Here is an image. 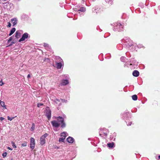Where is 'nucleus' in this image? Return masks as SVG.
<instances>
[{"instance_id":"nucleus-1","label":"nucleus","mask_w":160,"mask_h":160,"mask_svg":"<svg viewBox=\"0 0 160 160\" xmlns=\"http://www.w3.org/2000/svg\"><path fill=\"white\" fill-rule=\"evenodd\" d=\"M122 43L126 48H129L132 50H134L136 49V44H133L132 40L128 37H125L122 40Z\"/></svg>"},{"instance_id":"nucleus-2","label":"nucleus","mask_w":160,"mask_h":160,"mask_svg":"<svg viewBox=\"0 0 160 160\" xmlns=\"http://www.w3.org/2000/svg\"><path fill=\"white\" fill-rule=\"evenodd\" d=\"M57 119V121L53 120L51 122L53 127L58 128L61 124V127L62 128H64L66 127V123L64 121L63 118L62 117L59 116L56 118Z\"/></svg>"},{"instance_id":"nucleus-3","label":"nucleus","mask_w":160,"mask_h":160,"mask_svg":"<svg viewBox=\"0 0 160 160\" xmlns=\"http://www.w3.org/2000/svg\"><path fill=\"white\" fill-rule=\"evenodd\" d=\"M113 30L115 32H121L123 31V25L120 22H117L113 23Z\"/></svg>"},{"instance_id":"nucleus-4","label":"nucleus","mask_w":160,"mask_h":160,"mask_svg":"<svg viewBox=\"0 0 160 160\" xmlns=\"http://www.w3.org/2000/svg\"><path fill=\"white\" fill-rule=\"evenodd\" d=\"M2 4L3 5L4 8H6L10 11L12 10L14 8L13 4L12 3L7 2H2Z\"/></svg>"},{"instance_id":"nucleus-5","label":"nucleus","mask_w":160,"mask_h":160,"mask_svg":"<svg viewBox=\"0 0 160 160\" xmlns=\"http://www.w3.org/2000/svg\"><path fill=\"white\" fill-rule=\"evenodd\" d=\"M48 135V134L47 133H45L40 137V143L41 145L42 146L45 143V138Z\"/></svg>"},{"instance_id":"nucleus-6","label":"nucleus","mask_w":160,"mask_h":160,"mask_svg":"<svg viewBox=\"0 0 160 160\" xmlns=\"http://www.w3.org/2000/svg\"><path fill=\"white\" fill-rule=\"evenodd\" d=\"M46 116L48 120H50L51 117V110L48 107H47L46 108Z\"/></svg>"},{"instance_id":"nucleus-7","label":"nucleus","mask_w":160,"mask_h":160,"mask_svg":"<svg viewBox=\"0 0 160 160\" xmlns=\"http://www.w3.org/2000/svg\"><path fill=\"white\" fill-rule=\"evenodd\" d=\"M35 145V139L33 138H30V147L32 150L34 148Z\"/></svg>"},{"instance_id":"nucleus-8","label":"nucleus","mask_w":160,"mask_h":160,"mask_svg":"<svg viewBox=\"0 0 160 160\" xmlns=\"http://www.w3.org/2000/svg\"><path fill=\"white\" fill-rule=\"evenodd\" d=\"M28 34L27 32L24 33L22 35L21 38L19 40L18 42H20L25 40L26 39H27L28 38Z\"/></svg>"},{"instance_id":"nucleus-9","label":"nucleus","mask_w":160,"mask_h":160,"mask_svg":"<svg viewBox=\"0 0 160 160\" xmlns=\"http://www.w3.org/2000/svg\"><path fill=\"white\" fill-rule=\"evenodd\" d=\"M129 113L128 112H124L122 115V118L125 121L127 120L129 118Z\"/></svg>"},{"instance_id":"nucleus-10","label":"nucleus","mask_w":160,"mask_h":160,"mask_svg":"<svg viewBox=\"0 0 160 160\" xmlns=\"http://www.w3.org/2000/svg\"><path fill=\"white\" fill-rule=\"evenodd\" d=\"M109 132V131L108 130L105 129L102 132L100 133L99 135L102 137H103L104 136L106 137Z\"/></svg>"},{"instance_id":"nucleus-11","label":"nucleus","mask_w":160,"mask_h":160,"mask_svg":"<svg viewBox=\"0 0 160 160\" xmlns=\"http://www.w3.org/2000/svg\"><path fill=\"white\" fill-rule=\"evenodd\" d=\"M63 61L56 62V68L58 69H61L62 68V66H63Z\"/></svg>"},{"instance_id":"nucleus-12","label":"nucleus","mask_w":160,"mask_h":160,"mask_svg":"<svg viewBox=\"0 0 160 160\" xmlns=\"http://www.w3.org/2000/svg\"><path fill=\"white\" fill-rule=\"evenodd\" d=\"M69 83L68 80V79H63L61 80L60 84L62 86H65Z\"/></svg>"},{"instance_id":"nucleus-13","label":"nucleus","mask_w":160,"mask_h":160,"mask_svg":"<svg viewBox=\"0 0 160 160\" xmlns=\"http://www.w3.org/2000/svg\"><path fill=\"white\" fill-rule=\"evenodd\" d=\"M11 21L12 23V26L14 27L17 24L18 22V19L17 18H14L11 19Z\"/></svg>"},{"instance_id":"nucleus-14","label":"nucleus","mask_w":160,"mask_h":160,"mask_svg":"<svg viewBox=\"0 0 160 160\" xmlns=\"http://www.w3.org/2000/svg\"><path fill=\"white\" fill-rule=\"evenodd\" d=\"M67 141L69 143H72L74 139L72 137L69 136L67 138Z\"/></svg>"},{"instance_id":"nucleus-15","label":"nucleus","mask_w":160,"mask_h":160,"mask_svg":"<svg viewBox=\"0 0 160 160\" xmlns=\"http://www.w3.org/2000/svg\"><path fill=\"white\" fill-rule=\"evenodd\" d=\"M107 146L110 148H112L115 147L114 143L112 142L108 143L107 144Z\"/></svg>"},{"instance_id":"nucleus-16","label":"nucleus","mask_w":160,"mask_h":160,"mask_svg":"<svg viewBox=\"0 0 160 160\" xmlns=\"http://www.w3.org/2000/svg\"><path fill=\"white\" fill-rule=\"evenodd\" d=\"M116 135V134L115 132L113 133V134H112L110 135V140L112 141H115V137Z\"/></svg>"},{"instance_id":"nucleus-17","label":"nucleus","mask_w":160,"mask_h":160,"mask_svg":"<svg viewBox=\"0 0 160 160\" xmlns=\"http://www.w3.org/2000/svg\"><path fill=\"white\" fill-rule=\"evenodd\" d=\"M133 75L135 77H137L139 75V72L137 70H134L132 72Z\"/></svg>"},{"instance_id":"nucleus-18","label":"nucleus","mask_w":160,"mask_h":160,"mask_svg":"<svg viewBox=\"0 0 160 160\" xmlns=\"http://www.w3.org/2000/svg\"><path fill=\"white\" fill-rule=\"evenodd\" d=\"M21 36V33L19 31H17L15 33V37L17 38H18Z\"/></svg>"},{"instance_id":"nucleus-19","label":"nucleus","mask_w":160,"mask_h":160,"mask_svg":"<svg viewBox=\"0 0 160 160\" xmlns=\"http://www.w3.org/2000/svg\"><path fill=\"white\" fill-rule=\"evenodd\" d=\"M15 31L16 28H12L10 31L9 36H11L15 32Z\"/></svg>"},{"instance_id":"nucleus-20","label":"nucleus","mask_w":160,"mask_h":160,"mask_svg":"<svg viewBox=\"0 0 160 160\" xmlns=\"http://www.w3.org/2000/svg\"><path fill=\"white\" fill-rule=\"evenodd\" d=\"M55 59L57 61L56 62L63 61L62 59L59 56H56V57Z\"/></svg>"},{"instance_id":"nucleus-21","label":"nucleus","mask_w":160,"mask_h":160,"mask_svg":"<svg viewBox=\"0 0 160 160\" xmlns=\"http://www.w3.org/2000/svg\"><path fill=\"white\" fill-rule=\"evenodd\" d=\"M0 104L2 107H3V109H6V106L5 104V102L3 101H0Z\"/></svg>"},{"instance_id":"nucleus-22","label":"nucleus","mask_w":160,"mask_h":160,"mask_svg":"<svg viewBox=\"0 0 160 160\" xmlns=\"http://www.w3.org/2000/svg\"><path fill=\"white\" fill-rule=\"evenodd\" d=\"M86 9L85 7H82L80 8V9H78L77 11L78 12L81 11L82 12H84L86 11Z\"/></svg>"},{"instance_id":"nucleus-23","label":"nucleus","mask_w":160,"mask_h":160,"mask_svg":"<svg viewBox=\"0 0 160 160\" xmlns=\"http://www.w3.org/2000/svg\"><path fill=\"white\" fill-rule=\"evenodd\" d=\"M43 46L47 49H51L50 47L47 43H44Z\"/></svg>"},{"instance_id":"nucleus-24","label":"nucleus","mask_w":160,"mask_h":160,"mask_svg":"<svg viewBox=\"0 0 160 160\" xmlns=\"http://www.w3.org/2000/svg\"><path fill=\"white\" fill-rule=\"evenodd\" d=\"M62 77L65 79H68L69 80V76L68 74H65L62 75Z\"/></svg>"},{"instance_id":"nucleus-25","label":"nucleus","mask_w":160,"mask_h":160,"mask_svg":"<svg viewBox=\"0 0 160 160\" xmlns=\"http://www.w3.org/2000/svg\"><path fill=\"white\" fill-rule=\"evenodd\" d=\"M132 99L134 101H136L137 100L138 97L136 95H134L132 96Z\"/></svg>"},{"instance_id":"nucleus-26","label":"nucleus","mask_w":160,"mask_h":160,"mask_svg":"<svg viewBox=\"0 0 160 160\" xmlns=\"http://www.w3.org/2000/svg\"><path fill=\"white\" fill-rule=\"evenodd\" d=\"M105 1L109 5H112L113 3V0H105Z\"/></svg>"},{"instance_id":"nucleus-27","label":"nucleus","mask_w":160,"mask_h":160,"mask_svg":"<svg viewBox=\"0 0 160 160\" xmlns=\"http://www.w3.org/2000/svg\"><path fill=\"white\" fill-rule=\"evenodd\" d=\"M100 11V9L99 8H95L94 10L93 11L94 12H95L96 13H98V12H99Z\"/></svg>"},{"instance_id":"nucleus-28","label":"nucleus","mask_w":160,"mask_h":160,"mask_svg":"<svg viewBox=\"0 0 160 160\" xmlns=\"http://www.w3.org/2000/svg\"><path fill=\"white\" fill-rule=\"evenodd\" d=\"M130 62L132 63L133 64L135 65L136 63V61L134 60V58H132L131 59Z\"/></svg>"},{"instance_id":"nucleus-29","label":"nucleus","mask_w":160,"mask_h":160,"mask_svg":"<svg viewBox=\"0 0 160 160\" xmlns=\"http://www.w3.org/2000/svg\"><path fill=\"white\" fill-rule=\"evenodd\" d=\"M66 132H62L61 133V136L62 137V138H64L65 137V138H66Z\"/></svg>"},{"instance_id":"nucleus-30","label":"nucleus","mask_w":160,"mask_h":160,"mask_svg":"<svg viewBox=\"0 0 160 160\" xmlns=\"http://www.w3.org/2000/svg\"><path fill=\"white\" fill-rule=\"evenodd\" d=\"M65 139V137L64 138H59V141L60 142H64V140Z\"/></svg>"},{"instance_id":"nucleus-31","label":"nucleus","mask_w":160,"mask_h":160,"mask_svg":"<svg viewBox=\"0 0 160 160\" xmlns=\"http://www.w3.org/2000/svg\"><path fill=\"white\" fill-rule=\"evenodd\" d=\"M35 125L34 123H32V126L31 128V131H32L34 130L35 129Z\"/></svg>"},{"instance_id":"nucleus-32","label":"nucleus","mask_w":160,"mask_h":160,"mask_svg":"<svg viewBox=\"0 0 160 160\" xmlns=\"http://www.w3.org/2000/svg\"><path fill=\"white\" fill-rule=\"evenodd\" d=\"M126 58L125 57H122L120 58V60L122 62H124L125 61Z\"/></svg>"},{"instance_id":"nucleus-33","label":"nucleus","mask_w":160,"mask_h":160,"mask_svg":"<svg viewBox=\"0 0 160 160\" xmlns=\"http://www.w3.org/2000/svg\"><path fill=\"white\" fill-rule=\"evenodd\" d=\"M136 47H137L138 48H144V47L142 45V44H138V45H137L136 44Z\"/></svg>"},{"instance_id":"nucleus-34","label":"nucleus","mask_w":160,"mask_h":160,"mask_svg":"<svg viewBox=\"0 0 160 160\" xmlns=\"http://www.w3.org/2000/svg\"><path fill=\"white\" fill-rule=\"evenodd\" d=\"M125 122L128 126H130L132 124V122L131 121L128 122L127 120H126Z\"/></svg>"},{"instance_id":"nucleus-35","label":"nucleus","mask_w":160,"mask_h":160,"mask_svg":"<svg viewBox=\"0 0 160 160\" xmlns=\"http://www.w3.org/2000/svg\"><path fill=\"white\" fill-rule=\"evenodd\" d=\"M11 143V144H12V147L14 148H16V147H17L16 146V145L15 143L14 142L12 141Z\"/></svg>"},{"instance_id":"nucleus-36","label":"nucleus","mask_w":160,"mask_h":160,"mask_svg":"<svg viewBox=\"0 0 160 160\" xmlns=\"http://www.w3.org/2000/svg\"><path fill=\"white\" fill-rule=\"evenodd\" d=\"M27 142H24L22 144V146L23 147H25L27 145Z\"/></svg>"},{"instance_id":"nucleus-37","label":"nucleus","mask_w":160,"mask_h":160,"mask_svg":"<svg viewBox=\"0 0 160 160\" xmlns=\"http://www.w3.org/2000/svg\"><path fill=\"white\" fill-rule=\"evenodd\" d=\"M43 105V104L41 103H38L37 104V106L38 108H39L41 106Z\"/></svg>"},{"instance_id":"nucleus-38","label":"nucleus","mask_w":160,"mask_h":160,"mask_svg":"<svg viewBox=\"0 0 160 160\" xmlns=\"http://www.w3.org/2000/svg\"><path fill=\"white\" fill-rule=\"evenodd\" d=\"M54 102L55 103L58 104V102H60V100L59 99L56 98L54 100Z\"/></svg>"},{"instance_id":"nucleus-39","label":"nucleus","mask_w":160,"mask_h":160,"mask_svg":"<svg viewBox=\"0 0 160 160\" xmlns=\"http://www.w3.org/2000/svg\"><path fill=\"white\" fill-rule=\"evenodd\" d=\"M7 155V153L6 152H4L2 154V156L3 158H4L6 157Z\"/></svg>"},{"instance_id":"nucleus-40","label":"nucleus","mask_w":160,"mask_h":160,"mask_svg":"<svg viewBox=\"0 0 160 160\" xmlns=\"http://www.w3.org/2000/svg\"><path fill=\"white\" fill-rule=\"evenodd\" d=\"M60 100L62 102H65L66 103L68 102L67 100L63 99H60Z\"/></svg>"},{"instance_id":"nucleus-41","label":"nucleus","mask_w":160,"mask_h":160,"mask_svg":"<svg viewBox=\"0 0 160 160\" xmlns=\"http://www.w3.org/2000/svg\"><path fill=\"white\" fill-rule=\"evenodd\" d=\"M13 36H12L11 37H10L8 40V43L9 42H11L12 39V37Z\"/></svg>"},{"instance_id":"nucleus-42","label":"nucleus","mask_w":160,"mask_h":160,"mask_svg":"<svg viewBox=\"0 0 160 160\" xmlns=\"http://www.w3.org/2000/svg\"><path fill=\"white\" fill-rule=\"evenodd\" d=\"M14 118V117H10L9 116H8V119L11 121H12Z\"/></svg>"},{"instance_id":"nucleus-43","label":"nucleus","mask_w":160,"mask_h":160,"mask_svg":"<svg viewBox=\"0 0 160 160\" xmlns=\"http://www.w3.org/2000/svg\"><path fill=\"white\" fill-rule=\"evenodd\" d=\"M15 42H13V41H12L10 44H9L8 46H7V47H10L11 46H12V44H14L15 43Z\"/></svg>"},{"instance_id":"nucleus-44","label":"nucleus","mask_w":160,"mask_h":160,"mask_svg":"<svg viewBox=\"0 0 160 160\" xmlns=\"http://www.w3.org/2000/svg\"><path fill=\"white\" fill-rule=\"evenodd\" d=\"M44 61H47V62L49 61V59L48 58H44Z\"/></svg>"},{"instance_id":"nucleus-45","label":"nucleus","mask_w":160,"mask_h":160,"mask_svg":"<svg viewBox=\"0 0 160 160\" xmlns=\"http://www.w3.org/2000/svg\"><path fill=\"white\" fill-rule=\"evenodd\" d=\"M11 24L10 22H8V25H7L8 27H11Z\"/></svg>"},{"instance_id":"nucleus-46","label":"nucleus","mask_w":160,"mask_h":160,"mask_svg":"<svg viewBox=\"0 0 160 160\" xmlns=\"http://www.w3.org/2000/svg\"><path fill=\"white\" fill-rule=\"evenodd\" d=\"M4 84V83L2 81V80H1L0 81V86H2L3 84Z\"/></svg>"},{"instance_id":"nucleus-47","label":"nucleus","mask_w":160,"mask_h":160,"mask_svg":"<svg viewBox=\"0 0 160 160\" xmlns=\"http://www.w3.org/2000/svg\"><path fill=\"white\" fill-rule=\"evenodd\" d=\"M7 0H0V2L1 3H2V2H3L6 1Z\"/></svg>"},{"instance_id":"nucleus-48","label":"nucleus","mask_w":160,"mask_h":160,"mask_svg":"<svg viewBox=\"0 0 160 160\" xmlns=\"http://www.w3.org/2000/svg\"><path fill=\"white\" fill-rule=\"evenodd\" d=\"M5 119V118L2 117H1L0 118V120L1 121H2V120H4Z\"/></svg>"},{"instance_id":"nucleus-49","label":"nucleus","mask_w":160,"mask_h":160,"mask_svg":"<svg viewBox=\"0 0 160 160\" xmlns=\"http://www.w3.org/2000/svg\"><path fill=\"white\" fill-rule=\"evenodd\" d=\"M97 30H100V32H101L102 30L100 29V28H99V27H98L97 28Z\"/></svg>"},{"instance_id":"nucleus-50","label":"nucleus","mask_w":160,"mask_h":160,"mask_svg":"<svg viewBox=\"0 0 160 160\" xmlns=\"http://www.w3.org/2000/svg\"><path fill=\"white\" fill-rule=\"evenodd\" d=\"M8 149L10 150H12V148H11L9 147H8Z\"/></svg>"},{"instance_id":"nucleus-51","label":"nucleus","mask_w":160,"mask_h":160,"mask_svg":"<svg viewBox=\"0 0 160 160\" xmlns=\"http://www.w3.org/2000/svg\"><path fill=\"white\" fill-rule=\"evenodd\" d=\"M27 77H28V78L30 77V74H28V75L27 76Z\"/></svg>"},{"instance_id":"nucleus-52","label":"nucleus","mask_w":160,"mask_h":160,"mask_svg":"<svg viewBox=\"0 0 160 160\" xmlns=\"http://www.w3.org/2000/svg\"><path fill=\"white\" fill-rule=\"evenodd\" d=\"M111 58V56H108V57H107L106 58H107V59H109L110 58Z\"/></svg>"},{"instance_id":"nucleus-53","label":"nucleus","mask_w":160,"mask_h":160,"mask_svg":"<svg viewBox=\"0 0 160 160\" xmlns=\"http://www.w3.org/2000/svg\"><path fill=\"white\" fill-rule=\"evenodd\" d=\"M158 158L159 159H160V155L158 156Z\"/></svg>"},{"instance_id":"nucleus-54","label":"nucleus","mask_w":160,"mask_h":160,"mask_svg":"<svg viewBox=\"0 0 160 160\" xmlns=\"http://www.w3.org/2000/svg\"><path fill=\"white\" fill-rule=\"evenodd\" d=\"M78 13L79 14V15H81V14H80V12H78Z\"/></svg>"},{"instance_id":"nucleus-55","label":"nucleus","mask_w":160,"mask_h":160,"mask_svg":"<svg viewBox=\"0 0 160 160\" xmlns=\"http://www.w3.org/2000/svg\"><path fill=\"white\" fill-rule=\"evenodd\" d=\"M11 160H13V158H11Z\"/></svg>"},{"instance_id":"nucleus-56","label":"nucleus","mask_w":160,"mask_h":160,"mask_svg":"<svg viewBox=\"0 0 160 160\" xmlns=\"http://www.w3.org/2000/svg\"><path fill=\"white\" fill-rule=\"evenodd\" d=\"M57 148H58V147H57Z\"/></svg>"},{"instance_id":"nucleus-57","label":"nucleus","mask_w":160,"mask_h":160,"mask_svg":"<svg viewBox=\"0 0 160 160\" xmlns=\"http://www.w3.org/2000/svg\"><path fill=\"white\" fill-rule=\"evenodd\" d=\"M0 160H2L0 159Z\"/></svg>"}]
</instances>
